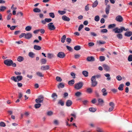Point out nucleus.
<instances>
[{
  "label": "nucleus",
  "mask_w": 132,
  "mask_h": 132,
  "mask_svg": "<svg viewBox=\"0 0 132 132\" xmlns=\"http://www.w3.org/2000/svg\"><path fill=\"white\" fill-rule=\"evenodd\" d=\"M75 88L77 90H79L82 88L83 85V83L82 82H79L75 85Z\"/></svg>",
  "instance_id": "f257e3e1"
},
{
  "label": "nucleus",
  "mask_w": 132,
  "mask_h": 132,
  "mask_svg": "<svg viewBox=\"0 0 132 132\" xmlns=\"http://www.w3.org/2000/svg\"><path fill=\"white\" fill-rule=\"evenodd\" d=\"M94 76H93L91 78V81L92 86L94 87L96 86L97 84V81H96V79L94 77Z\"/></svg>",
  "instance_id": "f03ea898"
},
{
  "label": "nucleus",
  "mask_w": 132,
  "mask_h": 132,
  "mask_svg": "<svg viewBox=\"0 0 132 132\" xmlns=\"http://www.w3.org/2000/svg\"><path fill=\"white\" fill-rule=\"evenodd\" d=\"M4 63L6 65L10 66L12 65L13 61L11 59H6L4 61Z\"/></svg>",
  "instance_id": "7ed1b4c3"
},
{
  "label": "nucleus",
  "mask_w": 132,
  "mask_h": 132,
  "mask_svg": "<svg viewBox=\"0 0 132 132\" xmlns=\"http://www.w3.org/2000/svg\"><path fill=\"white\" fill-rule=\"evenodd\" d=\"M113 30L115 33H121L122 32V27H121L120 29L116 27L113 29Z\"/></svg>",
  "instance_id": "20e7f679"
},
{
  "label": "nucleus",
  "mask_w": 132,
  "mask_h": 132,
  "mask_svg": "<svg viewBox=\"0 0 132 132\" xmlns=\"http://www.w3.org/2000/svg\"><path fill=\"white\" fill-rule=\"evenodd\" d=\"M49 29L51 30H53L55 29L54 25L53 24V23L51 22L49 23L48 25Z\"/></svg>",
  "instance_id": "39448f33"
},
{
  "label": "nucleus",
  "mask_w": 132,
  "mask_h": 132,
  "mask_svg": "<svg viewBox=\"0 0 132 132\" xmlns=\"http://www.w3.org/2000/svg\"><path fill=\"white\" fill-rule=\"evenodd\" d=\"M65 53L62 52H59L57 54V56L58 57L62 58H63L65 57Z\"/></svg>",
  "instance_id": "423d86ee"
},
{
  "label": "nucleus",
  "mask_w": 132,
  "mask_h": 132,
  "mask_svg": "<svg viewBox=\"0 0 132 132\" xmlns=\"http://www.w3.org/2000/svg\"><path fill=\"white\" fill-rule=\"evenodd\" d=\"M115 19L117 21L119 22H122L123 20L122 17L121 15H118L117 16L116 18Z\"/></svg>",
  "instance_id": "0eeeda50"
},
{
  "label": "nucleus",
  "mask_w": 132,
  "mask_h": 132,
  "mask_svg": "<svg viewBox=\"0 0 132 132\" xmlns=\"http://www.w3.org/2000/svg\"><path fill=\"white\" fill-rule=\"evenodd\" d=\"M32 35L31 33H28L27 34H25V38L27 39H29L32 37Z\"/></svg>",
  "instance_id": "6e6552de"
},
{
  "label": "nucleus",
  "mask_w": 132,
  "mask_h": 132,
  "mask_svg": "<svg viewBox=\"0 0 132 132\" xmlns=\"http://www.w3.org/2000/svg\"><path fill=\"white\" fill-rule=\"evenodd\" d=\"M103 66L104 70L106 71H108L110 70V67L106 64H104L103 65Z\"/></svg>",
  "instance_id": "1a4fd4ad"
},
{
  "label": "nucleus",
  "mask_w": 132,
  "mask_h": 132,
  "mask_svg": "<svg viewBox=\"0 0 132 132\" xmlns=\"http://www.w3.org/2000/svg\"><path fill=\"white\" fill-rule=\"evenodd\" d=\"M87 60L88 61H93L95 60L93 56L88 57Z\"/></svg>",
  "instance_id": "9d476101"
},
{
  "label": "nucleus",
  "mask_w": 132,
  "mask_h": 132,
  "mask_svg": "<svg viewBox=\"0 0 132 132\" xmlns=\"http://www.w3.org/2000/svg\"><path fill=\"white\" fill-rule=\"evenodd\" d=\"M62 18V20L65 21H69L70 20V18L69 17L67 16L66 15L63 16Z\"/></svg>",
  "instance_id": "9b49d317"
},
{
  "label": "nucleus",
  "mask_w": 132,
  "mask_h": 132,
  "mask_svg": "<svg viewBox=\"0 0 132 132\" xmlns=\"http://www.w3.org/2000/svg\"><path fill=\"white\" fill-rule=\"evenodd\" d=\"M102 93V95L104 96H105L107 95L108 93L106 91V90L105 88L101 90Z\"/></svg>",
  "instance_id": "f8f14e48"
},
{
  "label": "nucleus",
  "mask_w": 132,
  "mask_h": 132,
  "mask_svg": "<svg viewBox=\"0 0 132 132\" xmlns=\"http://www.w3.org/2000/svg\"><path fill=\"white\" fill-rule=\"evenodd\" d=\"M16 79L17 80V82H18L19 81H21L23 79V77L21 75H18L16 77Z\"/></svg>",
  "instance_id": "ddd939ff"
},
{
  "label": "nucleus",
  "mask_w": 132,
  "mask_h": 132,
  "mask_svg": "<svg viewBox=\"0 0 132 132\" xmlns=\"http://www.w3.org/2000/svg\"><path fill=\"white\" fill-rule=\"evenodd\" d=\"M41 69L43 70H48L49 69V67L48 65H44L41 67Z\"/></svg>",
  "instance_id": "4468645a"
},
{
  "label": "nucleus",
  "mask_w": 132,
  "mask_h": 132,
  "mask_svg": "<svg viewBox=\"0 0 132 132\" xmlns=\"http://www.w3.org/2000/svg\"><path fill=\"white\" fill-rule=\"evenodd\" d=\"M125 35L127 37H130L132 35V32L128 31L125 33Z\"/></svg>",
  "instance_id": "2eb2a0df"
},
{
  "label": "nucleus",
  "mask_w": 132,
  "mask_h": 132,
  "mask_svg": "<svg viewBox=\"0 0 132 132\" xmlns=\"http://www.w3.org/2000/svg\"><path fill=\"white\" fill-rule=\"evenodd\" d=\"M72 104V102L71 100H68L67 101L66 103V106H69L71 105Z\"/></svg>",
  "instance_id": "dca6fc26"
},
{
  "label": "nucleus",
  "mask_w": 132,
  "mask_h": 132,
  "mask_svg": "<svg viewBox=\"0 0 132 132\" xmlns=\"http://www.w3.org/2000/svg\"><path fill=\"white\" fill-rule=\"evenodd\" d=\"M75 82V80L73 79L69 81L68 82V84L70 86H72L74 84Z\"/></svg>",
  "instance_id": "f3484780"
},
{
  "label": "nucleus",
  "mask_w": 132,
  "mask_h": 132,
  "mask_svg": "<svg viewBox=\"0 0 132 132\" xmlns=\"http://www.w3.org/2000/svg\"><path fill=\"white\" fill-rule=\"evenodd\" d=\"M110 9V6L109 5H108L105 9V12L107 14H109V11Z\"/></svg>",
  "instance_id": "a211bd4d"
},
{
  "label": "nucleus",
  "mask_w": 132,
  "mask_h": 132,
  "mask_svg": "<svg viewBox=\"0 0 132 132\" xmlns=\"http://www.w3.org/2000/svg\"><path fill=\"white\" fill-rule=\"evenodd\" d=\"M64 87V84L62 83H60L59 84V85L57 86V87L58 88H63Z\"/></svg>",
  "instance_id": "6ab92c4d"
},
{
  "label": "nucleus",
  "mask_w": 132,
  "mask_h": 132,
  "mask_svg": "<svg viewBox=\"0 0 132 132\" xmlns=\"http://www.w3.org/2000/svg\"><path fill=\"white\" fill-rule=\"evenodd\" d=\"M66 38V36L65 35H63L61 37V42L62 43H64Z\"/></svg>",
  "instance_id": "aec40b11"
},
{
  "label": "nucleus",
  "mask_w": 132,
  "mask_h": 132,
  "mask_svg": "<svg viewBox=\"0 0 132 132\" xmlns=\"http://www.w3.org/2000/svg\"><path fill=\"white\" fill-rule=\"evenodd\" d=\"M124 85L123 84H120L119 87L118 88V89L122 91L123 89V87H124Z\"/></svg>",
  "instance_id": "412c9836"
},
{
  "label": "nucleus",
  "mask_w": 132,
  "mask_h": 132,
  "mask_svg": "<svg viewBox=\"0 0 132 132\" xmlns=\"http://www.w3.org/2000/svg\"><path fill=\"white\" fill-rule=\"evenodd\" d=\"M82 74L85 77H87L88 76V72L86 71H83Z\"/></svg>",
  "instance_id": "4be33fe9"
},
{
  "label": "nucleus",
  "mask_w": 132,
  "mask_h": 132,
  "mask_svg": "<svg viewBox=\"0 0 132 132\" xmlns=\"http://www.w3.org/2000/svg\"><path fill=\"white\" fill-rule=\"evenodd\" d=\"M34 48L36 50H39L41 49V47L40 46L35 45L34 46Z\"/></svg>",
  "instance_id": "5701e85b"
},
{
  "label": "nucleus",
  "mask_w": 132,
  "mask_h": 132,
  "mask_svg": "<svg viewBox=\"0 0 132 132\" xmlns=\"http://www.w3.org/2000/svg\"><path fill=\"white\" fill-rule=\"evenodd\" d=\"M52 97L53 99V100L55 101L57 98V95L55 93H54L52 94Z\"/></svg>",
  "instance_id": "b1692460"
},
{
  "label": "nucleus",
  "mask_w": 132,
  "mask_h": 132,
  "mask_svg": "<svg viewBox=\"0 0 132 132\" xmlns=\"http://www.w3.org/2000/svg\"><path fill=\"white\" fill-rule=\"evenodd\" d=\"M6 9V7L4 6H1L0 7V12H3Z\"/></svg>",
  "instance_id": "393cba45"
},
{
  "label": "nucleus",
  "mask_w": 132,
  "mask_h": 132,
  "mask_svg": "<svg viewBox=\"0 0 132 132\" xmlns=\"http://www.w3.org/2000/svg\"><path fill=\"white\" fill-rule=\"evenodd\" d=\"M104 75L106 77H107V79L108 80H110L111 79V78L110 77V75L109 74L106 73Z\"/></svg>",
  "instance_id": "a878e982"
},
{
  "label": "nucleus",
  "mask_w": 132,
  "mask_h": 132,
  "mask_svg": "<svg viewBox=\"0 0 132 132\" xmlns=\"http://www.w3.org/2000/svg\"><path fill=\"white\" fill-rule=\"evenodd\" d=\"M119 39H121L122 38V35L120 33L118 34L116 36Z\"/></svg>",
  "instance_id": "bb28decb"
},
{
  "label": "nucleus",
  "mask_w": 132,
  "mask_h": 132,
  "mask_svg": "<svg viewBox=\"0 0 132 132\" xmlns=\"http://www.w3.org/2000/svg\"><path fill=\"white\" fill-rule=\"evenodd\" d=\"M17 60L18 61L21 62L23 61L24 58L22 56H19L18 57Z\"/></svg>",
  "instance_id": "cd10ccee"
},
{
  "label": "nucleus",
  "mask_w": 132,
  "mask_h": 132,
  "mask_svg": "<svg viewBox=\"0 0 132 132\" xmlns=\"http://www.w3.org/2000/svg\"><path fill=\"white\" fill-rule=\"evenodd\" d=\"M89 110L91 112H94L96 111V108L92 107L90 108Z\"/></svg>",
  "instance_id": "c85d7f7f"
},
{
  "label": "nucleus",
  "mask_w": 132,
  "mask_h": 132,
  "mask_svg": "<svg viewBox=\"0 0 132 132\" xmlns=\"http://www.w3.org/2000/svg\"><path fill=\"white\" fill-rule=\"evenodd\" d=\"M81 49V47L79 45L75 46L74 47V49L76 51H78L80 50Z\"/></svg>",
  "instance_id": "c756f323"
},
{
  "label": "nucleus",
  "mask_w": 132,
  "mask_h": 132,
  "mask_svg": "<svg viewBox=\"0 0 132 132\" xmlns=\"http://www.w3.org/2000/svg\"><path fill=\"white\" fill-rule=\"evenodd\" d=\"M37 75L39 77H44V75L42 74V73L39 72H37L36 73Z\"/></svg>",
  "instance_id": "7c9ffc66"
},
{
  "label": "nucleus",
  "mask_w": 132,
  "mask_h": 132,
  "mask_svg": "<svg viewBox=\"0 0 132 132\" xmlns=\"http://www.w3.org/2000/svg\"><path fill=\"white\" fill-rule=\"evenodd\" d=\"M98 4V2L97 0L95 1L93 3L92 7H96L97 5Z\"/></svg>",
  "instance_id": "2f4dec72"
},
{
  "label": "nucleus",
  "mask_w": 132,
  "mask_h": 132,
  "mask_svg": "<svg viewBox=\"0 0 132 132\" xmlns=\"http://www.w3.org/2000/svg\"><path fill=\"white\" fill-rule=\"evenodd\" d=\"M49 15L50 17L52 18H54L55 17L54 14L53 12H50L49 13Z\"/></svg>",
  "instance_id": "473e14b6"
},
{
  "label": "nucleus",
  "mask_w": 132,
  "mask_h": 132,
  "mask_svg": "<svg viewBox=\"0 0 132 132\" xmlns=\"http://www.w3.org/2000/svg\"><path fill=\"white\" fill-rule=\"evenodd\" d=\"M29 56L33 58L35 55V54L32 52H30L28 54Z\"/></svg>",
  "instance_id": "72a5a7b5"
},
{
  "label": "nucleus",
  "mask_w": 132,
  "mask_h": 132,
  "mask_svg": "<svg viewBox=\"0 0 132 132\" xmlns=\"http://www.w3.org/2000/svg\"><path fill=\"white\" fill-rule=\"evenodd\" d=\"M116 26V24H110L108 26V28L109 29L113 28H114Z\"/></svg>",
  "instance_id": "f704fd0d"
},
{
  "label": "nucleus",
  "mask_w": 132,
  "mask_h": 132,
  "mask_svg": "<svg viewBox=\"0 0 132 132\" xmlns=\"http://www.w3.org/2000/svg\"><path fill=\"white\" fill-rule=\"evenodd\" d=\"M82 95V93L80 92H76L75 94V96L77 97H79Z\"/></svg>",
  "instance_id": "c9c22d12"
},
{
  "label": "nucleus",
  "mask_w": 132,
  "mask_h": 132,
  "mask_svg": "<svg viewBox=\"0 0 132 132\" xmlns=\"http://www.w3.org/2000/svg\"><path fill=\"white\" fill-rule=\"evenodd\" d=\"M32 28V27L30 26H28L25 28V30L27 31L30 30Z\"/></svg>",
  "instance_id": "e433bc0d"
},
{
  "label": "nucleus",
  "mask_w": 132,
  "mask_h": 132,
  "mask_svg": "<svg viewBox=\"0 0 132 132\" xmlns=\"http://www.w3.org/2000/svg\"><path fill=\"white\" fill-rule=\"evenodd\" d=\"M41 106V104L39 103H37L34 106L36 109L38 108H40Z\"/></svg>",
  "instance_id": "4c0bfd02"
},
{
  "label": "nucleus",
  "mask_w": 132,
  "mask_h": 132,
  "mask_svg": "<svg viewBox=\"0 0 132 132\" xmlns=\"http://www.w3.org/2000/svg\"><path fill=\"white\" fill-rule=\"evenodd\" d=\"M100 60L101 62L104 61L105 60V57L104 56H101L100 57Z\"/></svg>",
  "instance_id": "58836bf2"
},
{
  "label": "nucleus",
  "mask_w": 132,
  "mask_h": 132,
  "mask_svg": "<svg viewBox=\"0 0 132 132\" xmlns=\"http://www.w3.org/2000/svg\"><path fill=\"white\" fill-rule=\"evenodd\" d=\"M33 11L35 12H40V10L39 9L36 8L33 9Z\"/></svg>",
  "instance_id": "ea45409f"
},
{
  "label": "nucleus",
  "mask_w": 132,
  "mask_h": 132,
  "mask_svg": "<svg viewBox=\"0 0 132 132\" xmlns=\"http://www.w3.org/2000/svg\"><path fill=\"white\" fill-rule=\"evenodd\" d=\"M58 13L60 15H63L66 13V12L64 11L59 10L58 11Z\"/></svg>",
  "instance_id": "a19ab883"
},
{
  "label": "nucleus",
  "mask_w": 132,
  "mask_h": 132,
  "mask_svg": "<svg viewBox=\"0 0 132 132\" xmlns=\"http://www.w3.org/2000/svg\"><path fill=\"white\" fill-rule=\"evenodd\" d=\"M46 62V60L45 59H42L41 60V63L43 64H45Z\"/></svg>",
  "instance_id": "79ce46f5"
},
{
  "label": "nucleus",
  "mask_w": 132,
  "mask_h": 132,
  "mask_svg": "<svg viewBox=\"0 0 132 132\" xmlns=\"http://www.w3.org/2000/svg\"><path fill=\"white\" fill-rule=\"evenodd\" d=\"M94 20L95 21L97 22H98L100 20V17L99 16L96 15L94 18Z\"/></svg>",
  "instance_id": "37998d69"
},
{
  "label": "nucleus",
  "mask_w": 132,
  "mask_h": 132,
  "mask_svg": "<svg viewBox=\"0 0 132 132\" xmlns=\"http://www.w3.org/2000/svg\"><path fill=\"white\" fill-rule=\"evenodd\" d=\"M53 57L54 55L53 54L48 53L47 54V57L51 59Z\"/></svg>",
  "instance_id": "c03bdc74"
},
{
  "label": "nucleus",
  "mask_w": 132,
  "mask_h": 132,
  "mask_svg": "<svg viewBox=\"0 0 132 132\" xmlns=\"http://www.w3.org/2000/svg\"><path fill=\"white\" fill-rule=\"evenodd\" d=\"M128 60L129 62L132 61V55H130L129 56Z\"/></svg>",
  "instance_id": "a18cd8bd"
},
{
  "label": "nucleus",
  "mask_w": 132,
  "mask_h": 132,
  "mask_svg": "<svg viewBox=\"0 0 132 132\" xmlns=\"http://www.w3.org/2000/svg\"><path fill=\"white\" fill-rule=\"evenodd\" d=\"M11 80L14 81L15 82H17V80L16 79V77H15V76H12L11 78Z\"/></svg>",
  "instance_id": "49530a36"
},
{
  "label": "nucleus",
  "mask_w": 132,
  "mask_h": 132,
  "mask_svg": "<svg viewBox=\"0 0 132 132\" xmlns=\"http://www.w3.org/2000/svg\"><path fill=\"white\" fill-rule=\"evenodd\" d=\"M92 92V89L91 88H88L86 90V92L89 93H91Z\"/></svg>",
  "instance_id": "de8ad7c7"
},
{
  "label": "nucleus",
  "mask_w": 132,
  "mask_h": 132,
  "mask_svg": "<svg viewBox=\"0 0 132 132\" xmlns=\"http://www.w3.org/2000/svg\"><path fill=\"white\" fill-rule=\"evenodd\" d=\"M109 106L113 108H114L115 104L113 102H110L109 103Z\"/></svg>",
  "instance_id": "09e8293b"
},
{
  "label": "nucleus",
  "mask_w": 132,
  "mask_h": 132,
  "mask_svg": "<svg viewBox=\"0 0 132 132\" xmlns=\"http://www.w3.org/2000/svg\"><path fill=\"white\" fill-rule=\"evenodd\" d=\"M98 102L99 103H104V101L103 99L101 98H99L98 100Z\"/></svg>",
  "instance_id": "8fccbe9b"
},
{
  "label": "nucleus",
  "mask_w": 132,
  "mask_h": 132,
  "mask_svg": "<svg viewBox=\"0 0 132 132\" xmlns=\"http://www.w3.org/2000/svg\"><path fill=\"white\" fill-rule=\"evenodd\" d=\"M56 79L57 81L59 82H61L62 81L61 78L59 77H57L56 78Z\"/></svg>",
  "instance_id": "3c124183"
},
{
  "label": "nucleus",
  "mask_w": 132,
  "mask_h": 132,
  "mask_svg": "<svg viewBox=\"0 0 132 132\" xmlns=\"http://www.w3.org/2000/svg\"><path fill=\"white\" fill-rule=\"evenodd\" d=\"M71 41V39L70 38H67L66 41L67 42L68 44L70 43Z\"/></svg>",
  "instance_id": "603ef678"
},
{
  "label": "nucleus",
  "mask_w": 132,
  "mask_h": 132,
  "mask_svg": "<svg viewBox=\"0 0 132 132\" xmlns=\"http://www.w3.org/2000/svg\"><path fill=\"white\" fill-rule=\"evenodd\" d=\"M45 20L47 22H51L52 21V19L50 18H45Z\"/></svg>",
  "instance_id": "864d4df0"
},
{
  "label": "nucleus",
  "mask_w": 132,
  "mask_h": 132,
  "mask_svg": "<svg viewBox=\"0 0 132 132\" xmlns=\"http://www.w3.org/2000/svg\"><path fill=\"white\" fill-rule=\"evenodd\" d=\"M5 126V123L3 122H0V127H4Z\"/></svg>",
  "instance_id": "5fc2aeb1"
},
{
  "label": "nucleus",
  "mask_w": 132,
  "mask_h": 132,
  "mask_svg": "<svg viewBox=\"0 0 132 132\" xmlns=\"http://www.w3.org/2000/svg\"><path fill=\"white\" fill-rule=\"evenodd\" d=\"M84 27V25L82 24L80 25L79 27L78 30L79 31L83 28Z\"/></svg>",
  "instance_id": "6e6d98bb"
},
{
  "label": "nucleus",
  "mask_w": 132,
  "mask_h": 132,
  "mask_svg": "<svg viewBox=\"0 0 132 132\" xmlns=\"http://www.w3.org/2000/svg\"><path fill=\"white\" fill-rule=\"evenodd\" d=\"M12 15L11 13H10L8 15L7 17V20H10L11 18V16Z\"/></svg>",
  "instance_id": "4d7b16f0"
},
{
  "label": "nucleus",
  "mask_w": 132,
  "mask_h": 132,
  "mask_svg": "<svg viewBox=\"0 0 132 132\" xmlns=\"http://www.w3.org/2000/svg\"><path fill=\"white\" fill-rule=\"evenodd\" d=\"M116 78L118 81H120L121 80L122 78L121 77L120 75H118L116 77Z\"/></svg>",
  "instance_id": "13d9d810"
},
{
  "label": "nucleus",
  "mask_w": 132,
  "mask_h": 132,
  "mask_svg": "<svg viewBox=\"0 0 132 132\" xmlns=\"http://www.w3.org/2000/svg\"><path fill=\"white\" fill-rule=\"evenodd\" d=\"M72 77V78L73 79L76 78V74L73 72H71L70 73Z\"/></svg>",
  "instance_id": "bf43d9fd"
},
{
  "label": "nucleus",
  "mask_w": 132,
  "mask_h": 132,
  "mask_svg": "<svg viewBox=\"0 0 132 132\" xmlns=\"http://www.w3.org/2000/svg\"><path fill=\"white\" fill-rule=\"evenodd\" d=\"M58 103L60 104L62 106H63L64 105V103L61 100L59 101L58 102Z\"/></svg>",
  "instance_id": "052dcab7"
},
{
  "label": "nucleus",
  "mask_w": 132,
  "mask_h": 132,
  "mask_svg": "<svg viewBox=\"0 0 132 132\" xmlns=\"http://www.w3.org/2000/svg\"><path fill=\"white\" fill-rule=\"evenodd\" d=\"M101 32L102 33H105L108 32V30L106 29H103L101 31Z\"/></svg>",
  "instance_id": "680f3d73"
},
{
  "label": "nucleus",
  "mask_w": 132,
  "mask_h": 132,
  "mask_svg": "<svg viewBox=\"0 0 132 132\" xmlns=\"http://www.w3.org/2000/svg\"><path fill=\"white\" fill-rule=\"evenodd\" d=\"M89 4L87 5L85 7V10L86 11H87L89 10Z\"/></svg>",
  "instance_id": "e2e57ef3"
},
{
  "label": "nucleus",
  "mask_w": 132,
  "mask_h": 132,
  "mask_svg": "<svg viewBox=\"0 0 132 132\" xmlns=\"http://www.w3.org/2000/svg\"><path fill=\"white\" fill-rule=\"evenodd\" d=\"M82 102L83 104H84V105H86L87 104L88 102V101L87 100L83 101Z\"/></svg>",
  "instance_id": "0e129e2a"
},
{
  "label": "nucleus",
  "mask_w": 132,
  "mask_h": 132,
  "mask_svg": "<svg viewBox=\"0 0 132 132\" xmlns=\"http://www.w3.org/2000/svg\"><path fill=\"white\" fill-rule=\"evenodd\" d=\"M18 86L19 87H21L23 85L21 83L18 82L17 83Z\"/></svg>",
  "instance_id": "69168bd1"
},
{
  "label": "nucleus",
  "mask_w": 132,
  "mask_h": 132,
  "mask_svg": "<svg viewBox=\"0 0 132 132\" xmlns=\"http://www.w3.org/2000/svg\"><path fill=\"white\" fill-rule=\"evenodd\" d=\"M88 45L89 46H92L94 45V43L93 42H90L88 43Z\"/></svg>",
  "instance_id": "338daca9"
},
{
  "label": "nucleus",
  "mask_w": 132,
  "mask_h": 132,
  "mask_svg": "<svg viewBox=\"0 0 132 132\" xmlns=\"http://www.w3.org/2000/svg\"><path fill=\"white\" fill-rule=\"evenodd\" d=\"M66 47L67 49L69 51H71L72 50L71 47L69 46H68L67 45L66 46Z\"/></svg>",
  "instance_id": "774afa93"
}]
</instances>
